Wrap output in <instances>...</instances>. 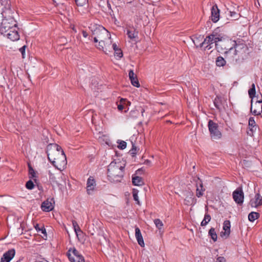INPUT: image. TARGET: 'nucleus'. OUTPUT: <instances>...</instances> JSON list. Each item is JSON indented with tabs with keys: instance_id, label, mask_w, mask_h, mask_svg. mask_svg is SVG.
<instances>
[{
	"instance_id": "obj_28",
	"label": "nucleus",
	"mask_w": 262,
	"mask_h": 262,
	"mask_svg": "<svg viewBox=\"0 0 262 262\" xmlns=\"http://www.w3.org/2000/svg\"><path fill=\"white\" fill-rule=\"evenodd\" d=\"M28 168H29V177L30 179H34L37 177L36 172L34 170L33 167L31 166L30 164L28 163Z\"/></svg>"
},
{
	"instance_id": "obj_7",
	"label": "nucleus",
	"mask_w": 262,
	"mask_h": 262,
	"mask_svg": "<svg viewBox=\"0 0 262 262\" xmlns=\"http://www.w3.org/2000/svg\"><path fill=\"white\" fill-rule=\"evenodd\" d=\"M210 137L213 140H218L221 138L222 133L219 130V125L217 123L210 120L208 124Z\"/></svg>"
},
{
	"instance_id": "obj_29",
	"label": "nucleus",
	"mask_w": 262,
	"mask_h": 262,
	"mask_svg": "<svg viewBox=\"0 0 262 262\" xmlns=\"http://www.w3.org/2000/svg\"><path fill=\"white\" fill-rule=\"evenodd\" d=\"M214 106L217 110H220L222 105V98L221 97L217 96L213 101Z\"/></svg>"
},
{
	"instance_id": "obj_15",
	"label": "nucleus",
	"mask_w": 262,
	"mask_h": 262,
	"mask_svg": "<svg viewBox=\"0 0 262 262\" xmlns=\"http://www.w3.org/2000/svg\"><path fill=\"white\" fill-rule=\"evenodd\" d=\"M220 18V10L216 5L212 6L211 8V20L213 23H216Z\"/></svg>"
},
{
	"instance_id": "obj_2",
	"label": "nucleus",
	"mask_w": 262,
	"mask_h": 262,
	"mask_svg": "<svg viewBox=\"0 0 262 262\" xmlns=\"http://www.w3.org/2000/svg\"><path fill=\"white\" fill-rule=\"evenodd\" d=\"M124 165L121 162L112 161L108 166L107 177L111 182H120L124 174Z\"/></svg>"
},
{
	"instance_id": "obj_39",
	"label": "nucleus",
	"mask_w": 262,
	"mask_h": 262,
	"mask_svg": "<svg viewBox=\"0 0 262 262\" xmlns=\"http://www.w3.org/2000/svg\"><path fill=\"white\" fill-rule=\"evenodd\" d=\"M230 16L232 20H237L240 17V14L234 11H230Z\"/></svg>"
},
{
	"instance_id": "obj_49",
	"label": "nucleus",
	"mask_w": 262,
	"mask_h": 262,
	"mask_svg": "<svg viewBox=\"0 0 262 262\" xmlns=\"http://www.w3.org/2000/svg\"><path fill=\"white\" fill-rule=\"evenodd\" d=\"M49 179L52 182L56 183V181H55V177L52 174L50 175Z\"/></svg>"
},
{
	"instance_id": "obj_14",
	"label": "nucleus",
	"mask_w": 262,
	"mask_h": 262,
	"mask_svg": "<svg viewBox=\"0 0 262 262\" xmlns=\"http://www.w3.org/2000/svg\"><path fill=\"white\" fill-rule=\"evenodd\" d=\"M195 182L196 186V195L197 197L200 198L203 195L205 189L203 188V183L199 178H196Z\"/></svg>"
},
{
	"instance_id": "obj_23",
	"label": "nucleus",
	"mask_w": 262,
	"mask_h": 262,
	"mask_svg": "<svg viewBox=\"0 0 262 262\" xmlns=\"http://www.w3.org/2000/svg\"><path fill=\"white\" fill-rule=\"evenodd\" d=\"M104 49L103 52L106 54H108V53L112 52V41L110 40V38L106 39L105 46H104Z\"/></svg>"
},
{
	"instance_id": "obj_22",
	"label": "nucleus",
	"mask_w": 262,
	"mask_h": 262,
	"mask_svg": "<svg viewBox=\"0 0 262 262\" xmlns=\"http://www.w3.org/2000/svg\"><path fill=\"white\" fill-rule=\"evenodd\" d=\"M248 125H249V131L250 132V133L248 132V134L251 136L253 135V132L254 131H255L257 128V126L256 125V123H255V120H254L253 117H250L249 118Z\"/></svg>"
},
{
	"instance_id": "obj_9",
	"label": "nucleus",
	"mask_w": 262,
	"mask_h": 262,
	"mask_svg": "<svg viewBox=\"0 0 262 262\" xmlns=\"http://www.w3.org/2000/svg\"><path fill=\"white\" fill-rule=\"evenodd\" d=\"M234 201L238 204H242L244 201V192L242 188H237L233 192Z\"/></svg>"
},
{
	"instance_id": "obj_57",
	"label": "nucleus",
	"mask_w": 262,
	"mask_h": 262,
	"mask_svg": "<svg viewBox=\"0 0 262 262\" xmlns=\"http://www.w3.org/2000/svg\"><path fill=\"white\" fill-rule=\"evenodd\" d=\"M144 110L143 109H142V112H141L142 114H143V113H144Z\"/></svg>"
},
{
	"instance_id": "obj_19",
	"label": "nucleus",
	"mask_w": 262,
	"mask_h": 262,
	"mask_svg": "<svg viewBox=\"0 0 262 262\" xmlns=\"http://www.w3.org/2000/svg\"><path fill=\"white\" fill-rule=\"evenodd\" d=\"M126 34L130 39H135L138 37V32L133 27H128L126 30Z\"/></svg>"
},
{
	"instance_id": "obj_33",
	"label": "nucleus",
	"mask_w": 262,
	"mask_h": 262,
	"mask_svg": "<svg viewBox=\"0 0 262 262\" xmlns=\"http://www.w3.org/2000/svg\"><path fill=\"white\" fill-rule=\"evenodd\" d=\"M255 84L253 83L251 85V88L248 91V94L250 98L253 99L255 97Z\"/></svg>"
},
{
	"instance_id": "obj_51",
	"label": "nucleus",
	"mask_w": 262,
	"mask_h": 262,
	"mask_svg": "<svg viewBox=\"0 0 262 262\" xmlns=\"http://www.w3.org/2000/svg\"><path fill=\"white\" fill-rule=\"evenodd\" d=\"M82 33L84 37H86L88 36V34L85 31L83 30Z\"/></svg>"
},
{
	"instance_id": "obj_1",
	"label": "nucleus",
	"mask_w": 262,
	"mask_h": 262,
	"mask_svg": "<svg viewBox=\"0 0 262 262\" xmlns=\"http://www.w3.org/2000/svg\"><path fill=\"white\" fill-rule=\"evenodd\" d=\"M49 161L57 169L61 170L67 164V158L61 146L56 144H50L47 147Z\"/></svg>"
},
{
	"instance_id": "obj_17",
	"label": "nucleus",
	"mask_w": 262,
	"mask_h": 262,
	"mask_svg": "<svg viewBox=\"0 0 262 262\" xmlns=\"http://www.w3.org/2000/svg\"><path fill=\"white\" fill-rule=\"evenodd\" d=\"M129 78L130 80L131 83L134 86L137 88L140 87V85L139 82L137 75L134 73L133 70H130L128 73Z\"/></svg>"
},
{
	"instance_id": "obj_45",
	"label": "nucleus",
	"mask_w": 262,
	"mask_h": 262,
	"mask_svg": "<svg viewBox=\"0 0 262 262\" xmlns=\"http://www.w3.org/2000/svg\"><path fill=\"white\" fill-rule=\"evenodd\" d=\"M123 55L121 49H119L118 50H116L115 51V56H117L119 58H121Z\"/></svg>"
},
{
	"instance_id": "obj_25",
	"label": "nucleus",
	"mask_w": 262,
	"mask_h": 262,
	"mask_svg": "<svg viewBox=\"0 0 262 262\" xmlns=\"http://www.w3.org/2000/svg\"><path fill=\"white\" fill-rule=\"evenodd\" d=\"M132 183L134 185L136 186H141L144 184L142 178L138 176L133 177Z\"/></svg>"
},
{
	"instance_id": "obj_21",
	"label": "nucleus",
	"mask_w": 262,
	"mask_h": 262,
	"mask_svg": "<svg viewBox=\"0 0 262 262\" xmlns=\"http://www.w3.org/2000/svg\"><path fill=\"white\" fill-rule=\"evenodd\" d=\"M79 255L81 254L75 248H70L67 253V255L69 259L72 261L75 260L73 257Z\"/></svg>"
},
{
	"instance_id": "obj_36",
	"label": "nucleus",
	"mask_w": 262,
	"mask_h": 262,
	"mask_svg": "<svg viewBox=\"0 0 262 262\" xmlns=\"http://www.w3.org/2000/svg\"><path fill=\"white\" fill-rule=\"evenodd\" d=\"M132 148L129 150V152H130V155L133 157H134V156H136V155L137 154V151L139 150V149L138 148V147H136L135 146V145L134 144H133V142H132Z\"/></svg>"
},
{
	"instance_id": "obj_53",
	"label": "nucleus",
	"mask_w": 262,
	"mask_h": 262,
	"mask_svg": "<svg viewBox=\"0 0 262 262\" xmlns=\"http://www.w3.org/2000/svg\"><path fill=\"white\" fill-rule=\"evenodd\" d=\"M199 39L198 38H196V40H193V42L195 44V45L198 47H200L199 46V45H197L196 43H199V42L198 41H196V43L195 42V41H197Z\"/></svg>"
},
{
	"instance_id": "obj_31",
	"label": "nucleus",
	"mask_w": 262,
	"mask_h": 262,
	"mask_svg": "<svg viewBox=\"0 0 262 262\" xmlns=\"http://www.w3.org/2000/svg\"><path fill=\"white\" fill-rule=\"evenodd\" d=\"M226 64L224 58L221 56L218 57L216 59V64L218 67H223Z\"/></svg>"
},
{
	"instance_id": "obj_20",
	"label": "nucleus",
	"mask_w": 262,
	"mask_h": 262,
	"mask_svg": "<svg viewBox=\"0 0 262 262\" xmlns=\"http://www.w3.org/2000/svg\"><path fill=\"white\" fill-rule=\"evenodd\" d=\"M135 236L138 244L142 247H144V243L140 229L136 227L135 228Z\"/></svg>"
},
{
	"instance_id": "obj_26",
	"label": "nucleus",
	"mask_w": 262,
	"mask_h": 262,
	"mask_svg": "<svg viewBox=\"0 0 262 262\" xmlns=\"http://www.w3.org/2000/svg\"><path fill=\"white\" fill-rule=\"evenodd\" d=\"M223 229L225 230V234L228 236L230 232V222L229 220H226L223 223Z\"/></svg>"
},
{
	"instance_id": "obj_27",
	"label": "nucleus",
	"mask_w": 262,
	"mask_h": 262,
	"mask_svg": "<svg viewBox=\"0 0 262 262\" xmlns=\"http://www.w3.org/2000/svg\"><path fill=\"white\" fill-rule=\"evenodd\" d=\"M260 216V214L258 212H251L248 215V220L249 221L253 222L255 220L258 219Z\"/></svg>"
},
{
	"instance_id": "obj_24",
	"label": "nucleus",
	"mask_w": 262,
	"mask_h": 262,
	"mask_svg": "<svg viewBox=\"0 0 262 262\" xmlns=\"http://www.w3.org/2000/svg\"><path fill=\"white\" fill-rule=\"evenodd\" d=\"M130 102L128 101L126 99L121 98L119 104H118V109L122 111L124 109L125 105H130Z\"/></svg>"
},
{
	"instance_id": "obj_3",
	"label": "nucleus",
	"mask_w": 262,
	"mask_h": 262,
	"mask_svg": "<svg viewBox=\"0 0 262 262\" xmlns=\"http://www.w3.org/2000/svg\"><path fill=\"white\" fill-rule=\"evenodd\" d=\"M234 48L232 47L225 53L226 58H230L232 61H237L243 59L244 55L248 50V47L245 43L235 42Z\"/></svg>"
},
{
	"instance_id": "obj_42",
	"label": "nucleus",
	"mask_w": 262,
	"mask_h": 262,
	"mask_svg": "<svg viewBox=\"0 0 262 262\" xmlns=\"http://www.w3.org/2000/svg\"><path fill=\"white\" fill-rule=\"evenodd\" d=\"M26 187L29 190H32L34 187V184L32 181L29 180L26 184Z\"/></svg>"
},
{
	"instance_id": "obj_50",
	"label": "nucleus",
	"mask_w": 262,
	"mask_h": 262,
	"mask_svg": "<svg viewBox=\"0 0 262 262\" xmlns=\"http://www.w3.org/2000/svg\"><path fill=\"white\" fill-rule=\"evenodd\" d=\"M144 163L145 164L147 165H149H149H150V164H151V162H150V161H149V160H146L144 161Z\"/></svg>"
},
{
	"instance_id": "obj_56",
	"label": "nucleus",
	"mask_w": 262,
	"mask_h": 262,
	"mask_svg": "<svg viewBox=\"0 0 262 262\" xmlns=\"http://www.w3.org/2000/svg\"><path fill=\"white\" fill-rule=\"evenodd\" d=\"M141 170H141V169H138V170L137 171V172H140V171H141Z\"/></svg>"
},
{
	"instance_id": "obj_44",
	"label": "nucleus",
	"mask_w": 262,
	"mask_h": 262,
	"mask_svg": "<svg viewBox=\"0 0 262 262\" xmlns=\"http://www.w3.org/2000/svg\"><path fill=\"white\" fill-rule=\"evenodd\" d=\"M126 143L124 141H121L119 143V145L118 146V147L121 149H124L126 148Z\"/></svg>"
},
{
	"instance_id": "obj_40",
	"label": "nucleus",
	"mask_w": 262,
	"mask_h": 262,
	"mask_svg": "<svg viewBox=\"0 0 262 262\" xmlns=\"http://www.w3.org/2000/svg\"><path fill=\"white\" fill-rule=\"evenodd\" d=\"M138 193V190H137L136 189H133V196L134 199V200L135 201L137 202V204L139 205L140 204V202H139V201Z\"/></svg>"
},
{
	"instance_id": "obj_55",
	"label": "nucleus",
	"mask_w": 262,
	"mask_h": 262,
	"mask_svg": "<svg viewBox=\"0 0 262 262\" xmlns=\"http://www.w3.org/2000/svg\"><path fill=\"white\" fill-rule=\"evenodd\" d=\"M256 97H257V100H259L260 99V95L259 96L258 95H257L256 96Z\"/></svg>"
},
{
	"instance_id": "obj_43",
	"label": "nucleus",
	"mask_w": 262,
	"mask_h": 262,
	"mask_svg": "<svg viewBox=\"0 0 262 262\" xmlns=\"http://www.w3.org/2000/svg\"><path fill=\"white\" fill-rule=\"evenodd\" d=\"M76 5L78 6H82L86 4L88 0H75Z\"/></svg>"
},
{
	"instance_id": "obj_47",
	"label": "nucleus",
	"mask_w": 262,
	"mask_h": 262,
	"mask_svg": "<svg viewBox=\"0 0 262 262\" xmlns=\"http://www.w3.org/2000/svg\"><path fill=\"white\" fill-rule=\"evenodd\" d=\"M216 262H226V259L224 257L220 256L217 257Z\"/></svg>"
},
{
	"instance_id": "obj_41",
	"label": "nucleus",
	"mask_w": 262,
	"mask_h": 262,
	"mask_svg": "<svg viewBox=\"0 0 262 262\" xmlns=\"http://www.w3.org/2000/svg\"><path fill=\"white\" fill-rule=\"evenodd\" d=\"M154 223L156 225L157 228H158L159 229H161L163 226L162 221L159 219H155L154 220Z\"/></svg>"
},
{
	"instance_id": "obj_4",
	"label": "nucleus",
	"mask_w": 262,
	"mask_h": 262,
	"mask_svg": "<svg viewBox=\"0 0 262 262\" xmlns=\"http://www.w3.org/2000/svg\"><path fill=\"white\" fill-rule=\"evenodd\" d=\"M224 39V37L223 36L213 32L212 34L207 36L203 42L200 43L199 46L200 47L205 46V49L209 50L212 48V45L214 43L216 46L219 41H222Z\"/></svg>"
},
{
	"instance_id": "obj_11",
	"label": "nucleus",
	"mask_w": 262,
	"mask_h": 262,
	"mask_svg": "<svg viewBox=\"0 0 262 262\" xmlns=\"http://www.w3.org/2000/svg\"><path fill=\"white\" fill-rule=\"evenodd\" d=\"M15 255L14 249H11L5 252L1 258V262H10Z\"/></svg>"
},
{
	"instance_id": "obj_10",
	"label": "nucleus",
	"mask_w": 262,
	"mask_h": 262,
	"mask_svg": "<svg viewBox=\"0 0 262 262\" xmlns=\"http://www.w3.org/2000/svg\"><path fill=\"white\" fill-rule=\"evenodd\" d=\"M18 28L15 27L14 28H12V30H10L7 33L4 35V36H7V37L10 39L12 41H16L19 39V34L18 32Z\"/></svg>"
},
{
	"instance_id": "obj_46",
	"label": "nucleus",
	"mask_w": 262,
	"mask_h": 262,
	"mask_svg": "<svg viewBox=\"0 0 262 262\" xmlns=\"http://www.w3.org/2000/svg\"><path fill=\"white\" fill-rule=\"evenodd\" d=\"M25 49H26V46H23V47L20 48L19 49V51L22 54L23 58H25Z\"/></svg>"
},
{
	"instance_id": "obj_35",
	"label": "nucleus",
	"mask_w": 262,
	"mask_h": 262,
	"mask_svg": "<svg viewBox=\"0 0 262 262\" xmlns=\"http://www.w3.org/2000/svg\"><path fill=\"white\" fill-rule=\"evenodd\" d=\"M35 228L38 232H40L42 234L47 236L46 230L43 226L40 227L38 224H36Z\"/></svg>"
},
{
	"instance_id": "obj_5",
	"label": "nucleus",
	"mask_w": 262,
	"mask_h": 262,
	"mask_svg": "<svg viewBox=\"0 0 262 262\" xmlns=\"http://www.w3.org/2000/svg\"><path fill=\"white\" fill-rule=\"evenodd\" d=\"M92 35L95 42H97L99 40L107 39L110 38V34L107 30L103 27L98 26L92 30Z\"/></svg>"
},
{
	"instance_id": "obj_30",
	"label": "nucleus",
	"mask_w": 262,
	"mask_h": 262,
	"mask_svg": "<svg viewBox=\"0 0 262 262\" xmlns=\"http://www.w3.org/2000/svg\"><path fill=\"white\" fill-rule=\"evenodd\" d=\"M208 234L214 242L216 241L217 235L214 228L212 227L210 229Z\"/></svg>"
},
{
	"instance_id": "obj_54",
	"label": "nucleus",
	"mask_w": 262,
	"mask_h": 262,
	"mask_svg": "<svg viewBox=\"0 0 262 262\" xmlns=\"http://www.w3.org/2000/svg\"><path fill=\"white\" fill-rule=\"evenodd\" d=\"M35 262H49L48 260L45 259H43L41 261H36Z\"/></svg>"
},
{
	"instance_id": "obj_32",
	"label": "nucleus",
	"mask_w": 262,
	"mask_h": 262,
	"mask_svg": "<svg viewBox=\"0 0 262 262\" xmlns=\"http://www.w3.org/2000/svg\"><path fill=\"white\" fill-rule=\"evenodd\" d=\"M210 220L211 216L209 214L206 213L205 214L204 220L201 223V225L202 226H206L209 223V222H210Z\"/></svg>"
},
{
	"instance_id": "obj_13",
	"label": "nucleus",
	"mask_w": 262,
	"mask_h": 262,
	"mask_svg": "<svg viewBox=\"0 0 262 262\" xmlns=\"http://www.w3.org/2000/svg\"><path fill=\"white\" fill-rule=\"evenodd\" d=\"M185 198L184 199V204L186 205L189 206L194 204L196 202L193 193L192 191H186L185 193Z\"/></svg>"
},
{
	"instance_id": "obj_48",
	"label": "nucleus",
	"mask_w": 262,
	"mask_h": 262,
	"mask_svg": "<svg viewBox=\"0 0 262 262\" xmlns=\"http://www.w3.org/2000/svg\"><path fill=\"white\" fill-rule=\"evenodd\" d=\"M112 51L114 50V52L116 51V50H118L119 49H120V48H119L117 46V45L116 44V43H113L112 45Z\"/></svg>"
},
{
	"instance_id": "obj_12",
	"label": "nucleus",
	"mask_w": 262,
	"mask_h": 262,
	"mask_svg": "<svg viewBox=\"0 0 262 262\" xmlns=\"http://www.w3.org/2000/svg\"><path fill=\"white\" fill-rule=\"evenodd\" d=\"M249 204L252 207L255 208L262 206V196L259 193H256L250 201Z\"/></svg>"
},
{
	"instance_id": "obj_16",
	"label": "nucleus",
	"mask_w": 262,
	"mask_h": 262,
	"mask_svg": "<svg viewBox=\"0 0 262 262\" xmlns=\"http://www.w3.org/2000/svg\"><path fill=\"white\" fill-rule=\"evenodd\" d=\"M96 184L94 179L90 177L87 180L86 183V189L87 192L89 194H91V192L93 191L96 187Z\"/></svg>"
},
{
	"instance_id": "obj_52",
	"label": "nucleus",
	"mask_w": 262,
	"mask_h": 262,
	"mask_svg": "<svg viewBox=\"0 0 262 262\" xmlns=\"http://www.w3.org/2000/svg\"><path fill=\"white\" fill-rule=\"evenodd\" d=\"M199 39L198 38H196V40H193V42L195 44V45L198 47H200L199 46V45H197L196 43H199V42L198 41H196V43L195 42V41H197Z\"/></svg>"
},
{
	"instance_id": "obj_34",
	"label": "nucleus",
	"mask_w": 262,
	"mask_h": 262,
	"mask_svg": "<svg viewBox=\"0 0 262 262\" xmlns=\"http://www.w3.org/2000/svg\"><path fill=\"white\" fill-rule=\"evenodd\" d=\"M72 225L73 226V228H74V231H75L76 234H77V235H78V232H80L82 233V231L80 229L79 226H78V225L76 221H74V220L72 221Z\"/></svg>"
},
{
	"instance_id": "obj_38",
	"label": "nucleus",
	"mask_w": 262,
	"mask_h": 262,
	"mask_svg": "<svg viewBox=\"0 0 262 262\" xmlns=\"http://www.w3.org/2000/svg\"><path fill=\"white\" fill-rule=\"evenodd\" d=\"M73 258L75 260H70L71 262H85L84 258L82 255H77V256Z\"/></svg>"
},
{
	"instance_id": "obj_37",
	"label": "nucleus",
	"mask_w": 262,
	"mask_h": 262,
	"mask_svg": "<svg viewBox=\"0 0 262 262\" xmlns=\"http://www.w3.org/2000/svg\"><path fill=\"white\" fill-rule=\"evenodd\" d=\"M98 45L97 46V49L100 50H102L103 51L104 49V46H105L106 39H103L101 40H99Z\"/></svg>"
},
{
	"instance_id": "obj_18",
	"label": "nucleus",
	"mask_w": 262,
	"mask_h": 262,
	"mask_svg": "<svg viewBox=\"0 0 262 262\" xmlns=\"http://www.w3.org/2000/svg\"><path fill=\"white\" fill-rule=\"evenodd\" d=\"M41 208L42 211L45 212H49L52 210L54 208V206L51 201L48 200L42 203Z\"/></svg>"
},
{
	"instance_id": "obj_8",
	"label": "nucleus",
	"mask_w": 262,
	"mask_h": 262,
	"mask_svg": "<svg viewBox=\"0 0 262 262\" xmlns=\"http://www.w3.org/2000/svg\"><path fill=\"white\" fill-rule=\"evenodd\" d=\"M250 111L255 116H258L262 113V95H260V99L257 100L254 103L252 99L251 101Z\"/></svg>"
},
{
	"instance_id": "obj_6",
	"label": "nucleus",
	"mask_w": 262,
	"mask_h": 262,
	"mask_svg": "<svg viewBox=\"0 0 262 262\" xmlns=\"http://www.w3.org/2000/svg\"><path fill=\"white\" fill-rule=\"evenodd\" d=\"M17 23L12 17L4 18L3 19L0 27L1 34L5 35L6 33L12 29V28L17 27Z\"/></svg>"
}]
</instances>
